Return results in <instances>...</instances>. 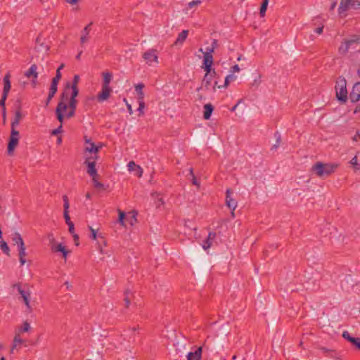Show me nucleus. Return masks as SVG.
Wrapping results in <instances>:
<instances>
[{"label":"nucleus","instance_id":"nucleus-52","mask_svg":"<svg viewBox=\"0 0 360 360\" xmlns=\"http://www.w3.org/2000/svg\"><path fill=\"white\" fill-rule=\"evenodd\" d=\"M232 191L231 188H227L226 189V204H227V200H232L233 199L232 197H231V194H232Z\"/></svg>","mask_w":360,"mask_h":360},{"label":"nucleus","instance_id":"nucleus-53","mask_svg":"<svg viewBox=\"0 0 360 360\" xmlns=\"http://www.w3.org/2000/svg\"><path fill=\"white\" fill-rule=\"evenodd\" d=\"M30 329V325L28 322L25 321L23 323L21 330L22 332H27Z\"/></svg>","mask_w":360,"mask_h":360},{"label":"nucleus","instance_id":"nucleus-49","mask_svg":"<svg viewBox=\"0 0 360 360\" xmlns=\"http://www.w3.org/2000/svg\"><path fill=\"white\" fill-rule=\"evenodd\" d=\"M79 81V76L78 75H74L72 85L70 86L72 87H77L78 82Z\"/></svg>","mask_w":360,"mask_h":360},{"label":"nucleus","instance_id":"nucleus-3","mask_svg":"<svg viewBox=\"0 0 360 360\" xmlns=\"http://www.w3.org/2000/svg\"><path fill=\"white\" fill-rule=\"evenodd\" d=\"M68 109V104L64 102H58V105L56 108V118L60 122V124L63 126V123L64 122L65 117H66V115L64 114V112Z\"/></svg>","mask_w":360,"mask_h":360},{"label":"nucleus","instance_id":"nucleus-22","mask_svg":"<svg viewBox=\"0 0 360 360\" xmlns=\"http://www.w3.org/2000/svg\"><path fill=\"white\" fill-rule=\"evenodd\" d=\"M51 248L53 252H60L63 254V256L65 259H66L68 251L65 249V248L61 244H53L51 246Z\"/></svg>","mask_w":360,"mask_h":360},{"label":"nucleus","instance_id":"nucleus-6","mask_svg":"<svg viewBox=\"0 0 360 360\" xmlns=\"http://www.w3.org/2000/svg\"><path fill=\"white\" fill-rule=\"evenodd\" d=\"M13 288H17L18 292L20 293V295H21V297L23 300L25 304L26 305V307L27 308L30 309V292L29 291H25V290H22L20 283L15 284L13 285Z\"/></svg>","mask_w":360,"mask_h":360},{"label":"nucleus","instance_id":"nucleus-32","mask_svg":"<svg viewBox=\"0 0 360 360\" xmlns=\"http://www.w3.org/2000/svg\"><path fill=\"white\" fill-rule=\"evenodd\" d=\"M144 88V84L143 83H139L135 86V90L138 94V100H143L144 93L143 91V89Z\"/></svg>","mask_w":360,"mask_h":360},{"label":"nucleus","instance_id":"nucleus-61","mask_svg":"<svg viewBox=\"0 0 360 360\" xmlns=\"http://www.w3.org/2000/svg\"><path fill=\"white\" fill-rule=\"evenodd\" d=\"M48 238L49 240V242L51 243V245H52L53 244H55V239H54V237H53V233H49L48 235Z\"/></svg>","mask_w":360,"mask_h":360},{"label":"nucleus","instance_id":"nucleus-8","mask_svg":"<svg viewBox=\"0 0 360 360\" xmlns=\"http://www.w3.org/2000/svg\"><path fill=\"white\" fill-rule=\"evenodd\" d=\"M112 92V89L110 86H102L101 91L97 95V100L98 102H103L106 101Z\"/></svg>","mask_w":360,"mask_h":360},{"label":"nucleus","instance_id":"nucleus-35","mask_svg":"<svg viewBox=\"0 0 360 360\" xmlns=\"http://www.w3.org/2000/svg\"><path fill=\"white\" fill-rule=\"evenodd\" d=\"M237 201L235 199L228 200L226 206L231 210V215L234 217V210L237 207Z\"/></svg>","mask_w":360,"mask_h":360},{"label":"nucleus","instance_id":"nucleus-18","mask_svg":"<svg viewBox=\"0 0 360 360\" xmlns=\"http://www.w3.org/2000/svg\"><path fill=\"white\" fill-rule=\"evenodd\" d=\"M63 202H64V204H63L64 218H65V223H68V222L71 221V220H70V217L69 212H68L70 205H69V200H68V196L66 195H64L63 196Z\"/></svg>","mask_w":360,"mask_h":360},{"label":"nucleus","instance_id":"nucleus-43","mask_svg":"<svg viewBox=\"0 0 360 360\" xmlns=\"http://www.w3.org/2000/svg\"><path fill=\"white\" fill-rule=\"evenodd\" d=\"M124 218H125V213L124 212H122V211L119 210L118 221H119V223L122 226H125V224H124Z\"/></svg>","mask_w":360,"mask_h":360},{"label":"nucleus","instance_id":"nucleus-29","mask_svg":"<svg viewBox=\"0 0 360 360\" xmlns=\"http://www.w3.org/2000/svg\"><path fill=\"white\" fill-rule=\"evenodd\" d=\"M25 249L26 248L25 245L18 246L19 260L21 265H24L25 263L26 262L25 259V257L26 255Z\"/></svg>","mask_w":360,"mask_h":360},{"label":"nucleus","instance_id":"nucleus-55","mask_svg":"<svg viewBox=\"0 0 360 360\" xmlns=\"http://www.w3.org/2000/svg\"><path fill=\"white\" fill-rule=\"evenodd\" d=\"M351 6L354 9H360V1L357 0H354V2L351 5Z\"/></svg>","mask_w":360,"mask_h":360},{"label":"nucleus","instance_id":"nucleus-2","mask_svg":"<svg viewBox=\"0 0 360 360\" xmlns=\"http://www.w3.org/2000/svg\"><path fill=\"white\" fill-rule=\"evenodd\" d=\"M336 97L338 101L345 103L347 100V82L344 77H339L335 85Z\"/></svg>","mask_w":360,"mask_h":360},{"label":"nucleus","instance_id":"nucleus-14","mask_svg":"<svg viewBox=\"0 0 360 360\" xmlns=\"http://www.w3.org/2000/svg\"><path fill=\"white\" fill-rule=\"evenodd\" d=\"M92 24L93 22H91L89 24L85 26L83 30L82 31V35L80 37V42L82 45H83L89 41V34L91 31V26L92 25Z\"/></svg>","mask_w":360,"mask_h":360},{"label":"nucleus","instance_id":"nucleus-16","mask_svg":"<svg viewBox=\"0 0 360 360\" xmlns=\"http://www.w3.org/2000/svg\"><path fill=\"white\" fill-rule=\"evenodd\" d=\"M37 66L35 64H33L30 66L29 70L25 73V75L27 77H33L34 79L32 81V84L34 85L36 84V79H37V77H38V73L37 72Z\"/></svg>","mask_w":360,"mask_h":360},{"label":"nucleus","instance_id":"nucleus-45","mask_svg":"<svg viewBox=\"0 0 360 360\" xmlns=\"http://www.w3.org/2000/svg\"><path fill=\"white\" fill-rule=\"evenodd\" d=\"M350 164L354 166L356 169H360V165L357 162V157L354 156L351 160Z\"/></svg>","mask_w":360,"mask_h":360},{"label":"nucleus","instance_id":"nucleus-50","mask_svg":"<svg viewBox=\"0 0 360 360\" xmlns=\"http://www.w3.org/2000/svg\"><path fill=\"white\" fill-rule=\"evenodd\" d=\"M202 3L200 0H194L188 3V8H191L195 6H198Z\"/></svg>","mask_w":360,"mask_h":360},{"label":"nucleus","instance_id":"nucleus-59","mask_svg":"<svg viewBox=\"0 0 360 360\" xmlns=\"http://www.w3.org/2000/svg\"><path fill=\"white\" fill-rule=\"evenodd\" d=\"M124 102L126 103V105H127V109H128V111H129V113L130 115L133 114V110H132V108H131V105L130 104L128 103L127 101L126 98H124Z\"/></svg>","mask_w":360,"mask_h":360},{"label":"nucleus","instance_id":"nucleus-54","mask_svg":"<svg viewBox=\"0 0 360 360\" xmlns=\"http://www.w3.org/2000/svg\"><path fill=\"white\" fill-rule=\"evenodd\" d=\"M62 131H63V126L61 124H60V126L58 128H56L52 131L51 134L57 135L58 134L62 133Z\"/></svg>","mask_w":360,"mask_h":360},{"label":"nucleus","instance_id":"nucleus-36","mask_svg":"<svg viewBox=\"0 0 360 360\" xmlns=\"http://www.w3.org/2000/svg\"><path fill=\"white\" fill-rule=\"evenodd\" d=\"M89 145L90 146L85 148V152L90 153H97L98 152L100 147L96 146L93 142H91Z\"/></svg>","mask_w":360,"mask_h":360},{"label":"nucleus","instance_id":"nucleus-57","mask_svg":"<svg viewBox=\"0 0 360 360\" xmlns=\"http://www.w3.org/2000/svg\"><path fill=\"white\" fill-rule=\"evenodd\" d=\"M89 229L91 231V238L93 239V240H96V231L95 229H94L91 226H89Z\"/></svg>","mask_w":360,"mask_h":360},{"label":"nucleus","instance_id":"nucleus-33","mask_svg":"<svg viewBox=\"0 0 360 360\" xmlns=\"http://www.w3.org/2000/svg\"><path fill=\"white\" fill-rule=\"evenodd\" d=\"M57 90H58V87H55V86L51 85L50 89H49V95H48V97L46 101V106L49 105L51 99L53 98V97L57 92Z\"/></svg>","mask_w":360,"mask_h":360},{"label":"nucleus","instance_id":"nucleus-63","mask_svg":"<svg viewBox=\"0 0 360 360\" xmlns=\"http://www.w3.org/2000/svg\"><path fill=\"white\" fill-rule=\"evenodd\" d=\"M191 177H192V179H191V181H192V184H193V185H195V186H199V183L198 182V181H197V179H196V177L195 176V175L191 176Z\"/></svg>","mask_w":360,"mask_h":360},{"label":"nucleus","instance_id":"nucleus-27","mask_svg":"<svg viewBox=\"0 0 360 360\" xmlns=\"http://www.w3.org/2000/svg\"><path fill=\"white\" fill-rule=\"evenodd\" d=\"M188 34V30H183L182 32H181L179 34L176 41H174V44L175 45L182 44L184 43V41L186 40V39L187 38Z\"/></svg>","mask_w":360,"mask_h":360},{"label":"nucleus","instance_id":"nucleus-60","mask_svg":"<svg viewBox=\"0 0 360 360\" xmlns=\"http://www.w3.org/2000/svg\"><path fill=\"white\" fill-rule=\"evenodd\" d=\"M125 295H126V296L124 299V301L125 302L126 307H129V304H130V300H129V297L127 296V292H125Z\"/></svg>","mask_w":360,"mask_h":360},{"label":"nucleus","instance_id":"nucleus-56","mask_svg":"<svg viewBox=\"0 0 360 360\" xmlns=\"http://www.w3.org/2000/svg\"><path fill=\"white\" fill-rule=\"evenodd\" d=\"M239 71H240V68H239L238 65H234L233 66L231 67V70H230V72L232 75H233V73L238 72Z\"/></svg>","mask_w":360,"mask_h":360},{"label":"nucleus","instance_id":"nucleus-4","mask_svg":"<svg viewBox=\"0 0 360 360\" xmlns=\"http://www.w3.org/2000/svg\"><path fill=\"white\" fill-rule=\"evenodd\" d=\"M213 64V56L210 52H205L203 56L202 68L207 73H211L212 65Z\"/></svg>","mask_w":360,"mask_h":360},{"label":"nucleus","instance_id":"nucleus-51","mask_svg":"<svg viewBox=\"0 0 360 360\" xmlns=\"http://www.w3.org/2000/svg\"><path fill=\"white\" fill-rule=\"evenodd\" d=\"M232 191L231 188H227L226 189V204H227V200H232L233 199L232 197H231V194H232Z\"/></svg>","mask_w":360,"mask_h":360},{"label":"nucleus","instance_id":"nucleus-23","mask_svg":"<svg viewBox=\"0 0 360 360\" xmlns=\"http://www.w3.org/2000/svg\"><path fill=\"white\" fill-rule=\"evenodd\" d=\"M77 105V101H69L68 108H70V110L66 114V118L70 119L75 116Z\"/></svg>","mask_w":360,"mask_h":360},{"label":"nucleus","instance_id":"nucleus-47","mask_svg":"<svg viewBox=\"0 0 360 360\" xmlns=\"http://www.w3.org/2000/svg\"><path fill=\"white\" fill-rule=\"evenodd\" d=\"M139 106L137 110L139 112V115L143 114V108L145 107V103L143 100H139Z\"/></svg>","mask_w":360,"mask_h":360},{"label":"nucleus","instance_id":"nucleus-30","mask_svg":"<svg viewBox=\"0 0 360 360\" xmlns=\"http://www.w3.org/2000/svg\"><path fill=\"white\" fill-rule=\"evenodd\" d=\"M12 240L18 246L25 245L21 235L18 232H15L12 235Z\"/></svg>","mask_w":360,"mask_h":360},{"label":"nucleus","instance_id":"nucleus-9","mask_svg":"<svg viewBox=\"0 0 360 360\" xmlns=\"http://www.w3.org/2000/svg\"><path fill=\"white\" fill-rule=\"evenodd\" d=\"M156 50L150 49L145 52L143 55V58L147 63L150 64L153 61H158V56L156 54Z\"/></svg>","mask_w":360,"mask_h":360},{"label":"nucleus","instance_id":"nucleus-28","mask_svg":"<svg viewBox=\"0 0 360 360\" xmlns=\"http://www.w3.org/2000/svg\"><path fill=\"white\" fill-rule=\"evenodd\" d=\"M112 79V74L109 72H103V86H110V83Z\"/></svg>","mask_w":360,"mask_h":360},{"label":"nucleus","instance_id":"nucleus-12","mask_svg":"<svg viewBox=\"0 0 360 360\" xmlns=\"http://www.w3.org/2000/svg\"><path fill=\"white\" fill-rule=\"evenodd\" d=\"M90 158H87L84 163L87 165V173L91 176L92 178L96 177L97 175V170L96 169V162L95 161L90 162Z\"/></svg>","mask_w":360,"mask_h":360},{"label":"nucleus","instance_id":"nucleus-25","mask_svg":"<svg viewBox=\"0 0 360 360\" xmlns=\"http://www.w3.org/2000/svg\"><path fill=\"white\" fill-rule=\"evenodd\" d=\"M64 65L61 64L56 70V76L52 79L51 81V86H53L55 87H58V84L60 79H61V72L60 70L63 68Z\"/></svg>","mask_w":360,"mask_h":360},{"label":"nucleus","instance_id":"nucleus-44","mask_svg":"<svg viewBox=\"0 0 360 360\" xmlns=\"http://www.w3.org/2000/svg\"><path fill=\"white\" fill-rule=\"evenodd\" d=\"M8 95L2 94L1 98L0 100V106L1 107L2 110H6V101L7 99Z\"/></svg>","mask_w":360,"mask_h":360},{"label":"nucleus","instance_id":"nucleus-13","mask_svg":"<svg viewBox=\"0 0 360 360\" xmlns=\"http://www.w3.org/2000/svg\"><path fill=\"white\" fill-rule=\"evenodd\" d=\"M128 169L129 172H134L135 175L139 177H141L143 174V169L138 165H136L134 161H130L128 165Z\"/></svg>","mask_w":360,"mask_h":360},{"label":"nucleus","instance_id":"nucleus-11","mask_svg":"<svg viewBox=\"0 0 360 360\" xmlns=\"http://www.w3.org/2000/svg\"><path fill=\"white\" fill-rule=\"evenodd\" d=\"M353 2L354 0H341L338 8V13L342 15L348 11L350 8H352L351 5Z\"/></svg>","mask_w":360,"mask_h":360},{"label":"nucleus","instance_id":"nucleus-34","mask_svg":"<svg viewBox=\"0 0 360 360\" xmlns=\"http://www.w3.org/2000/svg\"><path fill=\"white\" fill-rule=\"evenodd\" d=\"M274 137L276 138V143L271 146V150H277L281 143V135L278 131L274 133Z\"/></svg>","mask_w":360,"mask_h":360},{"label":"nucleus","instance_id":"nucleus-7","mask_svg":"<svg viewBox=\"0 0 360 360\" xmlns=\"http://www.w3.org/2000/svg\"><path fill=\"white\" fill-rule=\"evenodd\" d=\"M351 102L356 103L360 100V82L355 83L349 94Z\"/></svg>","mask_w":360,"mask_h":360},{"label":"nucleus","instance_id":"nucleus-19","mask_svg":"<svg viewBox=\"0 0 360 360\" xmlns=\"http://www.w3.org/2000/svg\"><path fill=\"white\" fill-rule=\"evenodd\" d=\"M19 139L14 138V137H10L8 143V148H7V152L9 155H12L13 153V151L18 144Z\"/></svg>","mask_w":360,"mask_h":360},{"label":"nucleus","instance_id":"nucleus-37","mask_svg":"<svg viewBox=\"0 0 360 360\" xmlns=\"http://www.w3.org/2000/svg\"><path fill=\"white\" fill-rule=\"evenodd\" d=\"M0 249L8 256H10V248L6 241H0Z\"/></svg>","mask_w":360,"mask_h":360},{"label":"nucleus","instance_id":"nucleus-41","mask_svg":"<svg viewBox=\"0 0 360 360\" xmlns=\"http://www.w3.org/2000/svg\"><path fill=\"white\" fill-rule=\"evenodd\" d=\"M92 181H93L94 186L96 188H98V189H104L105 188L104 184H103L102 183H101L98 180H96V177H93Z\"/></svg>","mask_w":360,"mask_h":360},{"label":"nucleus","instance_id":"nucleus-39","mask_svg":"<svg viewBox=\"0 0 360 360\" xmlns=\"http://www.w3.org/2000/svg\"><path fill=\"white\" fill-rule=\"evenodd\" d=\"M218 46V41L217 39H214L212 41L211 46L206 48L205 52H210L211 54L214 51L215 49Z\"/></svg>","mask_w":360,"mask_h":360},{"label":"nucleus","instance_id":"nucleus-1","mask_svg":"<svg viewBox=\"0 0 360 360\" xmlns=\"http://www.w3.org/2000/svg\"><path fill=\"white\" fill-rule=\"evenodd\" d=\"M337 167L336 164L317 162L313 165L312 170L318 176L324 177L333 174Z\"/></svg>","mask_w":360,"mask_h":360},{"label":"nucleus","instance_id":"nucleus-5","mask_svg":"<svg viewBox=\"0 0 360 360\" xmlns=\"http://www.w3.org/2000/svg\"><path fill=\"white\" fill-rule=\"evenodd\" d=\"M359 41L360 36L354 35L351 39L346 41L340 46L339 51L340 53H345L347 52L348 49L352 46V44H359Z\"/></svg>","mask_w":360,"mask_h":360},{"label":"nucleus","instance_id":"nucleus-46","mask_svg":"<svg viewBox=\"0 0 360 360\" xmlns=\"http://www.w3.org/2000/svg\"><path fill=\"white\" fill-rule=\"evenodd\" d=\"M17 127H11V136L10 137H14L19 139V131L16 130Z\"/></svg>","mask_w":360,"mask_h":360},{"label":"nucleus","instance_id":"nucleus-58","mask_svg":"<svg viewBox=\"0 0 360 360\" xmlns=\"http://www.w3.org/2000/svg\"><path fill=\"white\" fill-rule=\"evenodd\" d=\"M136 330V327L130 328L127 330L125 331V335H130L131 333L134 334Z\"/></svg>","mask_w":360,"mask_h":360},{"label":"nucleus","instance_id":"nucleus-26","mask_svg":"<svg viewBox=\"0 0 360 360\" xmlns=\"http://www.w3.org/2000/svg\"><path fill=\"white\" fill-rule=\"evenodd\" d=\"M215 237H216L215 233L210 232L207 239L205 241H203L202 248L204 250L209 249L212 245V240H213L215 238Z\"/></svg>","mask_w":360,"mask_h":360},{"label":"nucleus","instance_id":"nucleus-10","mask_svg":"<svg viewBox=\"0 0 360 360\" xmlns=\"http://www.w3.org/2000/svg\"><path fill=\"white\" fill-rule=\"evenodd\" d=\"M342 337L348 342H351L357 349H360V338H354L351 336L348 331H344Z\"/></svg>","mask_w":360,"mask_h":360},{"label":"nucleus","instance_id":"nucleus-38","mask_svg":"<svg viewBox=\"0 0 360 360\" xmlns=\"http://www.w3.org/2000/svg\"><path fill=\"white\" fill-rule=\"evenodd\" d=\"M268 4H269V0H263L261 7H260V11H259V14H260L261 17H264L265 15V13L267 9Z\"/></svg>","mask_w":360,"mask_h":360},{"label":"nucleus","instance_id":"nucleus-62","mask_svg":"<svg viewBox=\"0 0 360 360\" xmlns=\"http://www.w3.org/2000/svg\"><path fill=\"white\" fill-rule=\"evenodd\" d=\"M3 122L5 124L6 120V110H1Z\"/></svg>","mask_w":360,"mask_h":360},{"label":"nucleus","instance_id":"nucleus-64","mask_svg":"<svg viewBox=\"0 0 360 360\" xmlns=\"http://www.w3.org/2000/svg\"><path fill=\"white\" fill-rule=\"evenodd\" d=\"M323 26H321V27H317L316 29H315L314 32L319 34H321L323 32Z\"/></svg>","mask_w":360,"mask_h":360},{"label":"nucleus","instance_id":"nucleus-15","mask_svg":"<svg viewBox=\"0 0 360 360\" xmlns=\"http://www.w3.org/2000/svg\"><path fill=\"white\" fill-rule=\"evenodd\" d=\"M202 347H200L195 352H190L186 355L187 360H200Z\"/></svg>","mask_w":360,"mask_h":360},{"label":"nucleus","instance_id":"nucleus-17","mask_svg":"<svg viewBox=\"0 0 360 360\" xmlns=\"http://www.w3.org/2000/svg\"><path fill=\"white\" fill-rule=\"evenodd\" d=\"M22 118V115L21 112V106L20 104H18V108L15 112L14 118L11 122V127H18L19 125L20 120Z\"/></svg>","mask_w":360,"mask_h":360},{"label":"nucleus","instance_id":"nucleus-42","mask_svg":"<svg viewBox=\"0 0 360 360\" xmlns=\"http://www.w3.org/2000/svg\"><path fill=\"white\" fill-rule=\"evenodd\" d=\"M22 342V340L20 338L18 335H15L13 340V345L12 347L11 352H13V349Z\"/></svg>","mask_w":360,"mask_h":360},{"label":"nucleus","instance_id":"nucleus-20","mask_svg":"<svg viewBox=\"0 0 360 360\" xmlns=\"http://www.w3.org/2000/svg\"><path fill=\"white\" fill-rule=\"evenodd\" d=\"M11 75L8 72L3 79L4 82V89L2 94L8 95L9 91L11 89V81H10Z\"/></svg>","mask_w":360,"mask_h":360},{"label":"nucleus","instance_id":"nucleus-40","mask_svg":"<svg viewBox=\"0 0 360 360\" xmlns=\"http://www.w3.org/2000/svg\"><path fill=\"white\" fill-rule=\"evenodd\" d=\"M236 79V77L232 74L227 75L225 78L224 84L223 86L226 87L231 82L234 81Z\"/></svg>","mask_w":360,"mask_h":360},{"label":"nucleus","instance_id":"nucleus-48","mask_svg":"<svg viewBox=\"0 0 360 360\" xmlns=\"http://www.w3.org/2000/svg\"><path fill=\"white\" fill-rule=\"evenodd\" d=\"M68 100V94H67L66 90H65V91L61 93V94L60 96V101L59 102H64L66 103V101Z\"/></svg>","mask_w":360,"mask_h":360},{"label":"nucleus","instance_id":"nucleus-21","mask_svg":"<svg viewBox=\"0 0 360 360\" xmlns=\"http://www.w3.org/2000/svg\"><path fill=\"white\" fill-rule=\"evenodd\" d=\"M216 75V72L214 70H213L211 73H207L206 72L204 78L202 79V84L204 85L205 88L206 89H209V87L211 84L212 78L214 75Z\"/></svg>","mask_w":360,"mask_h":360},{"label":"nucleus","instance_id":"nucleus-31","mask_svg":"<svg viewBox=\"0 0 360 360\" xmlns=\"http://www.w3.org/2000/svg\"><path fill=\"white\" fill-rule=\"evenodd\" d=\"M70 88H71L72 92H71V95H70V98L69 101H77V99H76V97L79 94V89H78V87H75H75H72V86H70V83H67V84H66V89H70Z\"/></svg>","mask_w":360,"mask_h":360},{"label":"nucleus","instance_id":"nucleus-24","mask_svg":"<svg viewBox=\"0 0 360 360\" xmlns=\"http://www.w3.org/2000/svg\"><path fill=\"white\" fill-rule=\"evenodd\" d=\"M214 106L211 103H207L204 105L203 118L206 120L210 119L213 112Z\"/></svg>","mask_w":360,"mask_h":360}]
</instances>
